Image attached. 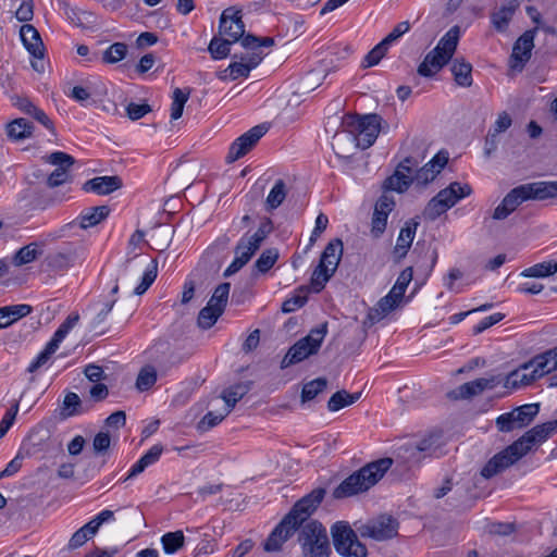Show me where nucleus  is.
<instances>
[{
	"mask_svg": "<svg viewBox=\"0 0 557 557\" xmlns=\"http://www.w3.org/2000/svg\"><path fill=\"white\" fill-rule=\"evenodd\" d=\"M325 488L318 487L300 498L273 529L264 543V550L277 552L293 533L317 510L325 496Z\"/></svg>",
	"mask_w": 557,
	"mask_h": 557,
	"instance_id": "f257e3e1",
	"label": "nucleus"
},
{
	"mask_svg": "<svg viewBox=\"0 0 557 557\" xmlns=\"http://www.w3.org/2000/svg\"><path fill=\"white\" fill-rule=\"evenodd\" d=\"M392 465L393 460L391 458H382L368 463L346 478L333 491V497L342 499L368 491L385 474Z\"/></svg>",
	"mask_w": 557,
	"mask_h": 557,
	"instance_id": "f03ea898",
	"label": "nucleus"
},
{
	"mask_svg": "<svg viewBox=\"0 0 557 557\" xmlns=\"http://www.w3.org/2000/svg\"><path fill=\"white\" fill-rule=\"evenodd\" d=\"M459 27H451L431 50L418 66V74L423 77H432L453 58L459 41Z\"/></svg>",
	"mask_w": 557,
	"mask_h": 557,
	"instance_id": "7ed1b4c3",
	"label": "nucleus"
},
{
	"mask_svg": "<svg viewBox=\"0 0 557 557\" xmlns=\"http://www.w3.org/2000/svg\"><path fill=\"white\" fill-rule=\"evenodd\" d=\"M381 123L382 117L375 113L363 116L346 114L343 117L342 127L356 137L358 147L368 149L375 143Z\"/></svg>",
	"mask_w": 557,
	"mask_h": 557,
	"instance_id": "20e7f679",
	"label": "nucleus"
},
{
	"mask_svg": "<svg viewBox=\"0 0 557 557\" xmlns=\"http://www.w3.org/2000/svg\"><path fill=\"white\" fill-rule=\"evenodd\" d=\"M327 334V323H321L313 327L307 336L296 342L286 352L281 361V369H286L299 363L310 356L319 352L321 345Z\"/></svg>",
	"mask_w": 557,
	"mask_h": 557,
	"instance_id": "39448f33",
	"label": "nucleus"
},
{
	"mask_svg": "<svg viewBox=\"0 0 557 557\" xmlns=\"http://www.w3.org/2000/svg\"><path fill=\"white\" fill-rule=\"evenodd\" d=\"M298 542L305 557H329L331 553L326 529L317 520L302 523Z\"/></svg>",
	"mask_w": 557,
	"mask_h": 557,
	"instance_id": "423d86ee",
	"label": "nucleus"
},
{
	"mask_svg": "<svg viewBox=\"0 0 557 557\" xmlns=\"http://www.w3.org/2000/svg\"><path fill=\"white\" fill-rule=\"evenodd\" d=\"M472 188L469 184L459 182L450 183L446 188L440 190L426 205L423 216L430 221L436 220L454 207L459 200L470 196Z\"/></svg>",
	"mask_w": 557,
	"mask_h": 557,
	"instance_id": "0eeeda50",
	"label": "nucleus"
},
{
	"mask_svg": "<svg viewBox=\"0 0 557 557\" xmlns=\"http://www.w3.org/2000/svg\"><path fill=\"white\" fill-rule=\"evenodd\" d=\"M343 255V242L339 238L331 240L324 248L320 262L314 269L310 284L314 292H320L324 288L326 282L331 278L336 271Z\"/></svg>",
	"mask_w": 557,
	"mask_h": 557,
	"instance_id": "6e6552de",
	"label": "nucleus"
},
{
	"mask_svg": "<svg viewBox=\"0 0 557 557\" xmlns=\"http://www.w3.org/2000/svg\"><path fill=\"white\" fill-rule=\"evenodd\" d=\"M335 550L344 557H367L368 550L347 522L338 521L332 527Z\"/></svg>",
	"mask_w": 557,
	"mask_h": 557,
	"instance_id": "1a4fd4ad",
	"label": "nucleus"
},
{
	"mask_svg": "<svg viewBox=\"0 0 557 557\" xmlns=\"http://www.w3.org/2000/svg\"><path fill=\"white\" fill-rule=\"evenodd\" d=\"M525 455V449L521 447V443L515 441L485 463L481 470V475L485 479H491L516 463Z\"/></svg>",
	"mask_w": 557,
	"mask_h": 557,
	"instance_id": "9d476101",
	"label": "nucleus"
},
{
	"mask_svg": "<svg viewBox=\"0 0 557 557\" xmlns=\"http://www.w3.org/2000/svg\"><path fill=\"white\" fill-rule=\"evenodd\" d=\"M442 434L434 432L423 437L418 444H406L399 448L398 457L403 458L409 467L419 463L424 456L436 455L442 445Z\"/></svg>",
	"mask_w": 557,
	"mask_h": 557,
	"instance_id": "9b49d317",
	"label": "nucleus"
},
{
	"mask_svg": "<svg viewBox=\"0 0 557 557\" xmlns=\"http://www.w3.org/2000/svg\"><path fill=\"white\" fill-rule=\"evenodd\" d=\"M79 315H67L66 320L58 327L52 338L47 343L46 347L39 355L29 363L27 371L30 373L36 372L44 367L50 359V357L59 348L61 342L66 337L69 332L78 322Z\"/></svg>",
	"mask_w": 557,
	"mask_h": 557,
	"instance_id": "f8f14e48",
	"label": "nucleus"
},
{
	"mask_svg": "<svg viewBox=\"0 0 557 557\" xmlns=\"http://www.w3.org/2000/svg\"><path fill=\"white\" fill-rule=\"evenodd\" d=\"M412 268H406L398 276L395 285L392 287L389 293L381 298L375 307V313H389L393 310H396L399 304L404 299L405 292L408 287V284L412 280Z\"/></svg>",
	"mask_w": 557,
	"mask_h": 557,
	"instance_id": "ddd939ff",
	"label": "nucleus"
},
{
	"mask_svg": "<svg viewBox=\"0 0 557 557\" xmlns=\"http://www.w3.org/2000/svg\"><path fill=\"white\" fill-rule=\"evenodd\" d=\"M268 131L269 126L267 124H259L244 133L231 145L226 156V161L232 163L244 157L255 147V145L260 140L261 137L267 134Z\"/></svg>",
	"mask_w": 557,
	"mask_h": 557,
	"instance_id": "4468645a",
	"label": "nucleus"
},
{
	"mask_svg": "<svg viewBox=\"0 0 557 557\" xmlns=\"http://www.w3.org/2000/svg\"><path fill=\"white\" fill-rule=\"evenodd\" d=\"M544 371L534 362V357L508 373L504 380L506 388L518 389L544 376Z\"/></svg>",
	"mask_w": 557,
	"mask_h": 557,
	"instance_id": "2eb2a0df",
	"label": "nucleus"
},
{
	"mask_svg": "<svg viewBox=\"0 0 557 557\" xmlns=\"http://www.w3.org/2000/svg\"><path fill=\"white\" fill-rule=\"evenodd\" d=\"M398 532V521L392 516L382 515L369 521L360 529L361 536H368L375 541L393 539Z\"/></svg>",
	"mask_w": 557,
	"mask_h": 557,
	"instance_id": "dca6fc26",
	"label": "nucleus"
},
{
	"mask_svg": "<svg viewBox=\"0 0 557 557\" xmlns=\"http://www.w3.org/2000/svg\"><path fill=\"white\" fill-rule=\"evenodd\" d=\"M219 33L228 41H238L245 34L242 11L236 10L234 7L225 9L220 16Z\"/></svg>",
	"mask_w": 557,
	"mask_h": 557,
	"instance_id": "f3484780",
	"label": "nucleus"
},
{
	"mask_svg": "<svg viewBox=\"0 0 557 557\" xmlns=\"http://www.w3.org/2000/svg\"><path fill=\"white\" fill-rule=\"evenodd\" d=\"M502 382L498 375H492L490 377H480L467 383L461 384L457 388L448 392L447 396L450 399H468L473 396L480 395L485 389H492Z\"/></svg>",
	"mask_w": 557,
	"mask_h": 557,
	"instance_id": "a211bd4d",
	"label": "nucleus"
},
{
	"mask_svg": "<svg viewBox=\"0 0 557 557\" xmlns=\"http://www.w3.org/2000/svg\"><path fill=\"white\" fill-rule=\"evenodd\" d=\"M536 32L537 28L527 30L515 42L510 57V67L512 70L522 71L530 60Z\"/></svg>",
	"mask_w": 557,
	"mask_h": 557,
	"instance_id": "6ab92c4d",
	"label": "nucleus"
},
{
	"mask_svg": "<svg viewBox=\"0 0 557 557\" xmlns=\"http://www.w3.org/2000/svg\"><path fill=\"white\" fill-rule=\"evenodd\" d=\"M47 162L58 166L47 178L49 187L54 188L69 182L70 174L67 170L75 163L72 156L62 151H55L47 157Z\"/></svg>",
	"mask_w": 557,
	"mask_h": 557,
	"instance_id": "aec40b11",
	"label": "nucleus"
},
{
	"mask_svg": "<svg viewBox=\"0 0 557 557\" xmlns=\"http://www.w3.org/2000/svg\"><path fill=\"white\" fill-rule=\"evenodd\" d=\"M555 432H557V419L533 426L517 441L528 454L534 445L544 443Z\"/></svg>",
	"mask_w": 557,
	"mask_h": 557,
	"instance_id": "412c9836",
	"label": "nucleus"
},
{
	"mask_svg": "<svg viewBox=\"0 0 557 557\" xmlns=\"http://www.w3.org/2000/svg\"><path fill=\"white\" fill-rule=\"evenodd\" d=\"M122 186V180L114 176H97L83 185V189L87 193H95L97 195H109Z\"/></svg>",
	"mask_w": 557,
	"mask_h": 557,
	"instance_id": "4be33fe9",
	"label": "nucleus"
},
{
	"mask_svg": "<svg viewBox=\"0 0 557 557\" xmlns=\"http://www.w3.org/2000/svg\"><path fill=\"white\" fill-rule=\"evenodd\" d=\"M21 40L26 50L35 58L44 57V44L39 32L30 24H24L20 29Z\"/></svg>",
	"mask_w": 557,
	"mask_h": 557,
	"instance_id": "5701e85b",
	"label": "nucleus"
},
{
	"mask_svg": "<svg viewBox=\"0 0 557 557\" xmlns=\"http://www.w3.org/2000/svg\"><path fill=\"white\" fill-rule=\"evenodd\" d=\"M230 289V283H222L219 286H216L207 306L203 307L198 313H223L227 305Z\"/></svg>",
	"mask_w": 557,
	"mask_h": 557,
	"instance_id": "b1692460",
	"label": "nucleus"
},
{
	"mask_svg": "<svg viewBox=\"0 0 557 557\" xmlns=\"http://www.w3.org/2000/svg\"><path fill=\"white\" fill-rule=\"evenodd\" d=\"M418 225L419 222L414 220H409L401 227L397 238L396 246L394 248V253L399 259L404 258L408 253V250L412 245Z\"/></svg>",
	"mask_w": 557,
	"mask_h": 557,
	"instance_id": "393cba45",
	"label": "nucleus"
},
{
	"mask_svg": "<svg viewBox=\"0 0 557 557\" xmlns=\"http://www.w3.org/2000/svg\"><path fill=\"white\" fill-rule=\"evenodd\" d=\"M272 220L270 218H264L261 221L258 230L252 235H245L239 239V242L244 243L247 248L256 253L263 240L272 233Z\"/></svg>",
	"mask_w": 557,
	"mask_h": 557,
	"instance_id": "a878e982",
	"label": "nucleus"
},
{
	"mask_svg": "<svg viewBox=\"0 0 557 557\" xmlns=\"http://www.w3.org/2000/svg\"><path fill=\"white\" fill-rule=\"evenodd\" d=\"M110 211L111 210L108 206H97L84 209L78 216L81 228L87 230L96 226L108 218Z\"/></svg>",
	"mask_w": 557,
	"mask_h": 557,
	"instance_id": "bb28decb",
	"label": "nucleus"
},
{
	"mask_svg": "<svg viewBox=\"0 0 557 557\" xmlns=\"http://www.w3.org/2000/svg\"><path fill=\"white\" fill-rule=\"evenodd\" d=\"M5 131L9 139L20 141L32 137L34 125L28 120L18 117L8 123Z\"/></svg>",
	"mask_w": 557,
	"mask_h": 557,
	"instance_id": "cd10ccee",
	"label": "nucleus"
},
{
	"mask_svg": "<svg viewBox=\"0 0 557 557\" xmlns=\"http://www.w3.org/2000/svg\"><path fill=\"white\" fill-rule=\"evenodd\" d=\"M530 199L545 200L557 197V181L525 184Z\"/></svg>",
	"mask_w": 557,
	"mask_h": 557,
	"instance_id": "c85d7f7f",
	"label": "nucleus"
},
{
	"mask_svg": "<svg viewBox=\"0 0 557 557\" xmlns=\"http://www.w3.org/2000/svg\"><path fill=\"white\" fill-rule=\"evenodd\" d=\"M450 70L457 85L462 87L472 85V65L469 62L463 59H455Z\"/></svg>",
	"mask_w": 557,
	"mask_h": 557,
	"instance_id": "c756f323",
	"label": "nucleus"
},
{
	"mask_svg": "<svg viewBox=\"0 0 557 557\" xmlns=\"http://www.w3.org/2000/svg\"><path fill=\"white\" fill-rule=\"evenodd\" d=\"M235 258L233 262L227 267L224 271V276H231L238 272L245 264L249 262L251 257L255 255L249 248H247L244 243L238 240L235 247Z\"/></svg>",
	"mask_w": 557,
	"mask_h": 557,
	"instance_id": "7c9ffc66",
	"label": "nucleus"
},
{
	"mask_svg": "<svg viewBox=\"0 0 557 557\" xmlns=\"http://www.w3.org/2000/svg\"><path fill=\"white\" fill-rule=\"evenodd\" d=\"M413 182V176L406 174L403 170H396L393 175L384 181L383 188L385 190L404 193Z\"/></svg>",
	"mask_w": 557,
	"mask_h": 557,
	"instance_id": "2f4dec72",
	"label": "nucleus"
},
{
	"mask_svg": "<svg viewBox=\"0 0 557 557\" xmlns=\"http://www.w3.org/2000/svg\"><path fill=\"white\" fill-rule=\"evenodd\" d=\"M249 384L240 383L226 388L222 398L225 401V414H228L235 405L248 393Z\"/></svg>",
	"mask_w": 557,
	"mask_h": 557,
	"instance_id": "473e14b6",
	"label": "nucleus"
},
{
	"mask_svg": "<svg viewBox=\"0 0 557 557\" xmlns=\"http://www.w3.org/2000/svg\"><path fill=\"white\" fill-rule=\"evenodd\" d=\"M361 396V393L350 394L345 389L334 393L327 401V409L332 412L338 411L346 406L352 405Z\"/></svg>",
	"mask_w": 557,
	"mask_h": 557,
	"instance_id": "72a5a7b5",
	"label": "nucleus"
},
{
	"mask_svg": "<svg viewBox=\"0 0 557 557\" xmlns=\"http://www.w3.org/2000/svg\"><path fill=\"white\" fill-rule=\"evenodd\" d=\"M286 197V185L283 180H277L265 199L267 211L278 208Z\"/></svg>",
	"mask_w": 557,
	"mask_h": 557,
	"instance_id": "f704fd0d",
	"label": "nucleus"
},
{
	"mask_svg": "<svg viewBox=\"0 0 557 557\" xmlns=\"http://www.w3.org/2000/svg\"><path fill=\"white\" fill-rule=\"evenodd\" d=\"M530 199V194L527 190L525 184L520 185L511 189L502 200L504 205L511 211V213L520 206L523 201Z\"/></svg>",
	"mask_w": 557,
	"mask_h": 557,
	"instance_id": "c9c22d12",
	"label": "nucleus"
},
{
	"mask_svg": "<svg viewBox=\"0 0 557 557\" xmlns=\"http://www.w3.org/2000/svg\"><path fill=\"white\" fill-rule=\"evenodd\" d=\"M115 516L114 511L110 509H104L100 511L98 515H96L90 521H88L86 524L82 527V529L90 536L97 534L99 528L108 522L114 521Z\"/></svg>",
	"mask_w": 557,
	"mask_h": 557,
	"instance_id": "e433bc0d",
	"label": "nucleus"
},
{
	"mask_svg": "<svg viewBox=\"0 0 557 557\" xmlns=\"http://www.w3.org/2000/svg\"><path fill=\"white\" fill-rule=\"evenodd\" d=\"M158 275V261L156 259L150 260L147 265L140 283L134 288V295H143L156 281Z\"/></svg>",
	"mask_w": 557,
	"mask_h": 557,
	"instance_id": "4c0bfd02",
	"label": "nucleus"
},
{
	"mask_svg": "<svg viewBox=\"0 0 557 557\" xmlns=\"http://www.w3.org/2000/svg\"><path fill=\"white\" fill-rule=\"evenodd\" d=\"M190 95L189 88H175L172 95V104H171V119L178 120L184 110V106L187 102Z\"/></svg>",
	"mask_w": 557,
	"mask_h": 557,
	"instance_id": "58836bf2",
	"label": "nucleus"
},
{
	"mask_svg": "<svg viewBox=\"0 0 557 557\" xmlns=\"http://www.w3.org/2000/svg\"><path fill=\"white\" fill-rule=\"evenodd\" d=\"M557 272L556 261H544L536 263L522 271L521 275L525 277H546Z\"/></svg>",
	"mask_w": 557,
	"mask_h": 557,
	"instance_id": "ea45409f",
	"label": "nucleus"
},
{
	"mask_svg": "<svg viewBox=\"0 0 557 557\" xmlns=\"http://www.w3.org/2000/svg\"><path fill=\"white\" fill-rule=\"evenodd\" d=\"M327 386L325 377H317L302 386L301 401L307 403L314 399Z\"/></svg>",
	"mask_w": 557,
	"mask_h": 557,
	"instance_id": "a19ab883",
	"label": "nucleus"
},
{
	"mask_svg": "<svg viewBox=\"0 0 557 557\" xmlns=\"http://www.w3.org/2000/svg\"><path fill=\"white\" fill-rule=\"evenodd\" d=\"M534 362L540 367L541 371L545 374L557 369V346L544 351L543 354L534 356Z\"/></svg>",
	"mask_w": 557,
	"mask_h": 557,
	"instance_id": "79ce46f5",
	"label": "nucleus"
},
{
	"mask_svg": "<svg viewBox=\"0 0 557 557\" xmlns=\"http://www.w3.org/2000/svg\"><path fill=\"white\" fill-rule=\"evenodd\" d=\"M184 534L182 531L168 532L162 535L161 543L165 554H174L184 545Z\"/></svg>",
	"mask_w": 557,
	"mask_h": 557,
	"instance_id": "37998d69",
	"label": "nucleus"
},
{
	"mask_svg": "<svg viewBox=\"0 0 557 557\" xmlns=\"http://www.w3.org/2000/svg\"><path fill=\"white\" fill-rule=\"evenodd\" d=\"M76 258L74 250L58 251L49 255L48 265L52 269L61 270L70 267Z\"/></svg>",
	"mask_w": 557,
	"mask_h": 557,
	"instance_id": "c03bdc74",
	"label": "nucleus"
},
{
	"mask_svg": "<svg viewBox=\"0 0 557 557\" xmlns=\"http://www.w3.org/2000/svg\"><path fill=\"white\" fill-rule=\"evenodd\" d=\"M539 404H525L512 409L519 424L524 428L529 425L539 413Z\"/></svg>",
	"mask_w": 557,
	"mask_h": 557,
	"instance_id": "a18cd8bd",
	"label": "nucleus"
},
{
	"mask_svg": "<svg viewBox=\"0 0 557 557\" xmlns=\"http://www.w3.org/2000/svg\"><path fill=\"white\" fill-rule=\"evenodd\" d=\"M157 382V371L152 366H145L138 373L136 380V387L140 392L148 391Z\"/></svg>",
	"mask_w": 557,
	"mask_h": 557,
	"instance_id": "49530a36",
	"label": "nucleus"
},
{
	"mask_svg": "<svg viewBox=\"0 0 557 557\" xmlns=\"http://www.w3.org/2000/svg\"><path fill=\"white\" fill-rule=\"evenodd\" d=\"M308 300V290L304 287L297 289V292L282 304L283 313H290L299 310Z\"/></svg>",
	"mask_w": 557,
	"mask_h": 557,
	"instance_id": "de8ad7c7",
	"label": "nucleus"
},
{
	"mask_svg": "<svg viewBox=\"0 0 557 557\" xmlns=\"http://www.w3.org/2000/svg\"><path fill=\"white\" fill-rule=\"evenodd\" d=\"M226 38L213 37L209 44L208 50L214 60H221L226 58L231 52V45Z\"/></svg>",
	"mask_w": 557,
	"mask_h": 557,
	"instance_id": "09e8293b",
	"label": "nucleus"
},
{
	"mask_svg": "<svg viewBox=\"0 0 557 557\" xmlns=\"http://www.w3.org/2000/svg\"><path fill=\"white\" fill-rule=\"evenodd\" d=\"M250 71L251 69L249 67V65H247V63H245L244 61L239 60L231 63L227 66V69L221 72L220 78L226 79L227 77H230L232 81H235L239 77H248Z\"/></svg>",
	"mask_w": 557,
	"mask_h": 557,
	"instance_id": "8fccbe9b",
	"label": "nucleus"
},
{
	"mask_svg": "<svg viewBox=\"0 0 557 557\" xmlns=\"http://www.w3.org/2000/svg\"><path fill=\"white\" fill-rule=\"evenodd\" d=\"M277 258L278 251L276 248L265 249L257 259L255 267L259 272L265 273L275 264Z\"/></svg>",
	"mask_w": 557,
	"mask_h": 557,
	"instance_id": "3c124183",
	"label": "nucleus"
},
{
	"mask_svg": "<svg viewBox=\"0 0 557 557\" xmlns=\"http://www.w3.org/2000/svg\"><path fill=\"white\" fill-rule=\"evenodd\" d=\"M495 425L497 430L503 433H508L517 429H522L512 410L498 416L495 420Z\"/></svg>",
	"mask_w": 557,
	"mask_h": 557,
	"instance_id": "603ef678",
	"label": "nucleus"
},
{
	"mask_svg": "<svg viewBox=\"0 0 557 557\" xmlns=\"http://www.w3.org/2000/svg\"><path fill=\"white\" fill-rule=\"evenodd\" d=\"M37 247V243H30L18 249L14 256V264L23 265L34 261L38 255Z\"/></svg>",
	"mask_w": 557,
	"mask_h": 557,
	"instance_id": "864d4df0",
	"label": "nucleus"
},
{
	"mask_svg": "<svg viewBox=\"0 0 557 557\" xmlns=\"http://www.w3.org/2000/svg\"><path fill=\"white\" fill-rule=\"evenodd\" d=\"M387 50H388V47L386 45H383V41L379 42L372 50H370L366 54V57L363 58V61L361 63V66L363 69H368V67L379 64V62L386 54Z\"/></svg>",
	"mask_w": 557,
	"mask_h": 557,
	"instance_id": "5fc2aeb1",
	"label": "nucleus"
},
{
	"mask_svg": "<svg viewBox=\"0 0 557 557\" xmlns=\"http://www.w3.org/2000/svg\"><path fill=\"white\" fill-rule=\"evenodd\" d=\"M126 53L127 46L123 42H115L103 52L102 59L106 63H116L123 60Z\"/></svg>",
	"mask_w": 557,
	"mask_h": 557,
	"instance_id": "6e6d98bb",
	"label": "nucleus"
},
{
	"mask_svg": "<svg viewBox=\"0 0 557 557\" xmlns=\"http://www.w3.org/2000/svg\"><path fill=\"white\" fill-rule=\"evenodd\" d=\"M13 7L18 0H10ZM15 17L20 22H28L34 17L33 0H20V5L15 11Z\"/></svg>",
	"mask_w": 557,
	"mask_h": 557,
	"instance_id": "4d7b16f0",
	"label": "nucleus"
},
{
	"mask_svg": "<svg viewBox=\"0 0 557 557\" xmlns=\"http://www.w3.org/2000/svg\"><path fill=\"white\" fill-rule=\"evenodd\" d=\"M513 14L515 13L502 7L497 12H494L491 16L493 26L498 32H504L508 27V24L511 21Z\"/></svg>",
	"mask_w": 557,
	"mask_h": 557,
	"instance_id": "13d9d810",
	"label": "nucleus"
},
{
	"mask_svg": "<svg viewBox=\"0 0 557 557\" xmlns=\"http://www.w3.org/2000/svg\"><path fill=\"white\" fill-rule=\"evenodd\" d=\"M437 174L438 170L431 168V163L428 162L424 166L416 171L413 181L418 185H426L428 183L432 182Z\"/></svg>",
	"mask_w": 557,
	"mask_h": 557,
	"instance_id": "bf43d9fd",
	"label": "nucleus"
},
{
	"mask_svg": "<svg viewBox=\"0 0 557 557\" xmlns=\"http://www.w3.org/2000/svg\"><path fill=\"white\" fill-rule=\"evenodd\" d=\"M388 215L381 213L380 211H373L372 220H371V235L374 238L381 237L384 233L387 224Z\"/></svg>",
	"mask_w": 557,
	"mask_h": 557,
	"instance_id": "052dcab7",
	"label": "nucleus"
},
{
	"mask_svg": "<svg viewBox=\"0 0 557 557\" xmlns=\"http://www.w3.org/2000/svg\"><path fill=\"white\" fill-rule=\"evenodd\" d=\"M18 412V404H14L3 416L0 421V440L8 433L13 425L15 417Z\"/></svg>",
	"mask_w": 557,
	"mask_h": 557,
	"instance_id": "680f3d73",
	"label": "nucleus"
},
{
	"mask_svg": "<svg viewBox=\"0 0 557 557\" xmlns=\"http://www.w3.org/2000/svg\"><path fill=\"white\" fill-rule=\"evenodd\" d=\"M410 29V23L408 21H404L398 23L393 30L382 40L383 45H386L388 48L389 46L399 39L403 35L408 33Z\"/></svg>",
	"mask_w": 557,
	"mask_h": 557,
	"instance_id": "e2e57ef3",
	"label": "nucleus"
},
{
	"mask_svg": "<svg viewBox=\"0 0 557 557\" xmlns=\"http://www.w3.org/2000/svg\"><path fill=\"white\" fill-rule=\"evenodd\" d=\"M81 398L76 393H69L64 397L63 409L67 416H75L81 413Z\"/></svg>",
	"mask_w": 557,
	"mask_h": 557,
	"instance_id": "0e129e2a",
	"label": "nucleus"
},
{
	"mask_svg": "<svg viewBox=\"0 0 557 557\" xmlns=\"http://www.w3.org/2000/svg\"><path fill=\"white\" fill-rule=\"evenodd\" d=\"M151 111V108L149 104L147 103H135V102H131L127 107H126V113H127V116L133 120V121H137L139 119H141L143 116H145L147 113H149Z\"/></svg>",
	"mask_w": 557,
	"mask_h": 557,
	"instance_id": "69168bd1",
	"label": "nucleus"
},
{
	"mask_svg": "<svg viewBox=\"0 0 557 557\" xmlns=\"http://www.w3.org/2000/svg\"><path fill=\"white\" fill-rule=\"evenodd\" d=\"M39 313H58L62 310H69L64 302L57 299L47 300L35 308Z\"/></svg>",
	"mask_w": 557,
	"mask_h": 557,
	"instance_id": "338daca9",
	"label": "nucleus"
},
{
	"mask_svg": "<svg viewBox=\"0 0 557 557\" xmlns=\"http://www.w3.org/2000/svg\"><path fill=\"white\" fill-rule=\"evenodd\" d=\"M227 414L225 411L223 413H215L209 411L199 422L198 428L201 431H207L215 425H218Z\"/></svg>",
	"mask_w": 557,
	"mask_h": 557,
	"instance_id": "774afa93",
	"label": "nucleus"
}]
</instances>
